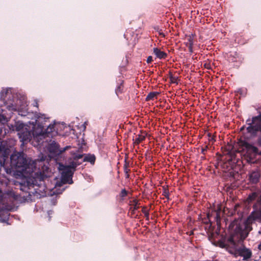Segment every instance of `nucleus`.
<instances>
[{"mask_svg":"<svg viewBox=\"0 0 261 261\" xmlns=\"http://www.w3.org/2000/svg\"><path fill=\"white\" fill-rule=\"evenodd\" d=\"M46 156L42 153L38 158L33 161L23 152H15L10 156V164L12 168L29 178L23 184L20 185V190L33 194L44 196L47 187L45 180H48V162L45 161Z\"/></svg>","mask_w":261,"mask_h":261,"instance_id":"nucleus-1","label":"nucleus"},{"mask_svg":"<svg viewBox=\"0 0 261 261\" xmlns=\"http://www.w3.org/2000/svg\"><path fill=\"white\" fill-rule=\"evenodd\" d=\"M256 200L252 206V211L247 218L246 223L238 224L237 221L231 222L229 228L234 229L229 237L225 238L223 241L219 242V247L226 248L230 253L235 256H241L243 260H248L252 255L251 251L242 245V243L248 236L252 229L249 225L254 222L261 223V190L256 189L248 194L246 199L248 203Z\"/></svg>","mask_w":261,"mask_h":261,"instance_id":"nucleus-2","label":"nucleus"},{"mask_svg":"<svg viewBox=\"0 0 261 261\" xmlns=\"http://www.w3.org/2000/svg\"><path fill=\"white\" fill-rule=\"evenodd\" d=\"M82 156L83 155L74 154L72 159H70L69 161L68 165H59V170L61 171V182L63 184L73 183L72 177L73 172L75 168L82 164V162H79V160Z\"/></svg>","mask_w":261,"mask_h":261,"instance_id":"nucleus-3","label":"nucleus"},{"mask_svg":"<svg viewBox=\"0 0 261 261\" xmlns=\"http://www.w3.org/2000/svg\"><path fill=\"white\" fill-rule=\"evenodd\" d=\"M246 130L251 136H255L261 132V113L252 118H248L246 120Z\"/></svg>","mask_w":261,"mask_h":261,"instance_id":"nucleus-4","label":"nucleus"},{"mask_svg":"<svg viewBox=\"0 0 261 261\" xmlns=\"http://www.w3.org/2000/svg\"><path fill=\"white\" fill-rule=\"evenodd\" d=\"M242 150L245 152L244 154L245 157L246 158L247 162L252 163L256 155L258 154V149L257 147L252 145L244 141L241 143Z\"/></svg>","mask_w":261,"mask_h":261,"instance_id":"nucleus-5","label":"nucleus"},{"mask_svg":"<svg viewBox=\"0 0 261 261\" xmlns=\"http://www.w3.org/2000/svg\"><path fill=\"white\" fill-rule=\"evenodd\" d=\"M71 148L70 146H67L64 148H59V145L55 141H53L49 143L47 147V150L50 153V158L56 157L65 150Z\"/></svg>","mask_w":261,"mask_h":261,"instance_id":"nucleus-6","label":"nucleus"},{"mask_svg":"<svg viewBox=\"0 0 261 261\" xmlns=\"http://www.w3.org/2000/svg\"><path fill=\"white\" fill-rule=\"evenodd\" d=\"M17 195L12 190H8L3 192L0 189V202L3 203L11 201L13 200H16L17 199Z\"/></svg>","mask_w":261,"mask_h":261,"instance_id":"nucleus-7","label":"nucleus"},{"mask_svg":"<svg viewBox=\"0 0 261 261\" xmlns=\"http://www.w3.org/2000/svg\"><path fill=\"white\" fill-rule=\"evenodd\" d=\"M18 135L23 144L29 142L32 138V132L27 129V128H24V129H22L21 131L18 132Z\"/></svg>","mask_w":261,"mask_h":261,"instance_id":"nucleus-8","label":"nucleus"},{"mask_svg":"<svg viewBox=\"0 0 261 261\" xmlns=\"http://www.w3.org/2000/svg\"><path fill=\"white\" fill-rule=\"evenodd\" d=\"M260 173L257 169L251 170L248 173V179L252 184H255L259 182L260 178Z\"/></svg>","mask_w":261,"mask_h":261,"instance_id":"nucleus-9","label":"nucleus"},{"mask_svg":"<svg viewBox=\"0 0 261 261\" xmlns=\"http://www.w3.org/2000/svg\"><path fill=\"white\" fill-rule=\"evenodd\" d=\"M82 155L81 154H80ZM83 156L82 158L80 159L79 161L80 162H89L91 164L94 165L95 162L96 158L94 154H82Z\"/></svg>","mask_w":261,"mask_h":261,"instance_id":"nucleus-10","label":"nucleus"},{"mask_svg":"<svg viewBox=\"0 0 261 261\" xmlns=\"http://www.w3.org/2000/svg\"><path fill=\"white\" fill-rule=\"evenodd\" d=\"M54 127V124H51L48 125L46 128H44L43 127L41 131L39 133V135L42 136L44 138L46 137H50V134L55 130Z\"/></svg>","mask_w":261,"mask_h":261,"instance_id":"nucleus-11","label":"nucleus"},{"mask_svg":"<svg viewBox=\"0 0 261 261\" xmlns=\"http://www.w3.org/2000/svg\"><path fill=\"white\" fill-rule=\"evenodd\" d=\"M1 99L4 102H7L9 100L11 96V89H3L0 93Z\"/></svg>","mask_w":261,"mask_h":261,"instance_id":"nucleus-12","label":"nucleus"},{"mask_svg":"<svg viewBox=\"0 0 261 261\" xmlns=\"http://www.w3.org/2000/svg\"><path fill=\"white\" fill-rule=\"evenodd\" d=\"M153 53L155 54V55L156 56L157 58L159 59H165L167 55L166 53H165L164 51H161L160 49H159L158 48H153Z\"/></svg>","mask_w":261,"mask_h":261,"instance_id":"nucleus-13","label":"nucleus"},{"mask_svg":"<svg viewBox=\"0 0 261 261\" xmlns=\"http://www.w3.org/2000/svg\"><path fill=\"white\" fill-rule=\"evenodd\" d=\"M159 93L156 92H150L146 97V100H153Z\"/></svg>","mask_w":261,"mask_h":261,"instance_id":"nucleus-14","label":"nucleus"},{"mask_svg":"<svg viewBox=\"0 0 261 261\" xmlns=\"http://www.w3.org/2000/svg\"><path fill=\"white\" fill-rule=\"evenodd\" d=\"M15 129L17 132H19L22 130V129H24V124L22 123H19V122H16L15 124Z\"/></svg>","mask_w":261,"mask_h":261,"instance_id":"nucleus-15","label":"nucleus"},{"mask_svg":"<svg viewBox=\"0 0 261 261\" xmlns=\"http://www.w3.org/2000/svg\"><path fill=\"white\" fill-rule=\"evenodd\" d=\"M193 45V37L191 36H190L188 38V41L186 43V45L187 46H189L190 45Z\"/></svg>","mask_w":261,"mask_h":261,"instance_id":"nucleus-16","label":"nucleus"},{"mask_svg":"<svg viewBox=\"0 0 261 261\" xmlns=\"http://www.w3.org/2000/svg\"><path fill=\"white\" fill-rule=\"evenodd\" d=\"M122 83H121L119 86L117 87L115 90V92L117 95H118V94L121 93L122 91Z\"/></svg>","mask_w":261,"mask_h":261,"instance_id":"nucleus-17","label":"nucleus"},{"mask_svg":"<svg viewBox=\"0 0 261 261\" xmlns=\"http://www.w3.org/2000/svg\"><path fill=\"white\" fill-rule=\"evenodd\" d=\"M170 79L171 81V82L172 83H176L177 84V81H178V77L173 76V75H170Z\"/></svg>","mask_w":261,"mask_h":261,"instance_id":"nucleus-18","label":"nucleus"},{"mask_svg":"<svg viewBox=\"0 0 261 261\" xmlns=\"http://www.w3.org/2000/svg\"><path fill=\"white\" fill-rule=\"evenodd\" d=\"M127 191L125 190V189H124L121 190V192L120 193V196L122 197H124L127 195Z\"/></svg>","mask_w":261,"mask_h":261,"instance_id":"nucleus-19","label":"nucleus"},{"mask_svg":"<svg viewBox=\"0 0 261 261\" xmlns=\"http://www.w3.org/2000/svg\"><path fill=\"white\" fill-rule=\"evenodd\" d=\"M36 117L38 119H39L40 118H43L44 119L45 118L44 114H41L40 113L36 114Z\"/></svg>","mask_w":261,"mask_h":261,"instance_id":"nucleus-20","label":"nucleus"},{"mask_svg":"<svg viewBox=\"0 0 261 261\" xmlns=\"http://www.w3.org/2000/svg\"><path fill=\"white\" fill-rule=\"evenodd\" d=\"M215 214H216L215 218L216 219L217 222H218V221L220 220V216L218 212H216Z\"/></svg>","mask_w":261,"mask_h":261,"instance_id":"nucleus-21","label":"nucleus"},{"mask_svg":"<svg viewBox=\"0 0 261 261\" xmlns=\"http://www.w3.org/2000/svg\"><path fill=\"white\" fill-rule=\"evenodd\" d=\"M6 117L3 115L0 114V123H2L3 121H5Z\"/></svg>","mask_w":261,"mask_h":261,"instance_id":"nucleus-22","label":"nucleus"},{"mask_svg":"<svg viewBox=\"0 0 261 261\" xmlns=\"http://www.w3.org/2000/svg\"><path fill=\"white\" fill-rule=\"evenodd\" d=\"M144 136H140L138 137V138L136 139V141H138L139 142H140L141 141H143L144 139Z\"/></svg>","mask_w":261,"mask_h":261,"instance_id":"nucleus-23","label":"nucleus"},{"mask_svg":"<svg viewBox=\"0 0 261 261\" xmlns=\"http://www.w3.org/2000/svg\"><path fill=\"white\" fill-rule=\"evenodd\" d=\"M163 195L166 197H168V196H169V192L168 191V190H167L166 189H165L164 192H163Z\"/></svg>","mask_w":261,"mask_h":261,"instance_id":"nucleus-24","label":"nucleus"},{"mask_svg":"<svg viewBox=\"0 0 261 261\" xmlns=\"http://www.w3.org/2000/svg\"><path fill=\"white\" fill-rule=\"evenodd\" d=\"M152 61V57L151 56H149L147 59V62L148 63H149Z\"/></svg>","mask_w":261,"mask_h":261,"instance_id":"nucleus-25","label":"nucleus"},{"mask_svg":"<svg viewBox=\"0 0 261 261\" xmlns=\"http://www.w3.org/2000/svg\"><path fill=\"white\" fill-rule=\"evenodd\" d=\"M187 47H188V48H189V52H190L191 54H192V53L193 52V45H191H191H190V46H187Z\"/></svg>","mask_w":261,"mask_h":261,"instance_id":"nucleus-26","label":"nucleus"},{"mask_svg":"<svg viewBox=\"0 0 261 261\" xmlns=\"http://www.w3.org/2000/svg\"><path fill=\"white\" fill-rule=\"evenodd\" d=\"M207 146H205L204 148H203L201 149V152L203 153V154H205V151H206L207 149Z\"/></svg>","mask_w":261,"mask_h":261,"instance_id":"nucleus-27","label":"nucleus"},{"mask_svg":"<svg viewBox=\"0 0 261 261\" xmlns=\"http://www.w3.org/2000/svg\"><path fill=\"white\" fill-rule=\"evenodd\" d=\"M3 213H5L6 215V216L7 217L8 216V213L6 211H0V217L1 216V215Z\"/></svg>","mask_w":261,"mask_h":261,"instance_id":"nucleus-28","label":"nucleus"},{"mask_svg":"<svg viewBox=\"0 0 261 261\" xmlns=\"http://www.w3.org/2000/svg\"><path fill=\"white\" fill-rule=\"evenodd\" d=\"M33 105H34V106L36 107H38V102H37V101L36 100H35L34 101Z\"/></svg>","mask_w":261,"mask_h":261,"instance_id":"nucleus-29","label":"nucleus"},{"mask_svg":"<svg viewBox=\"0 0 261 261\" xmlns=\"http://www.w3.org/2000/svg\"><path fill=\"white\" fill-rule=\"evenodd\" d=\"M143 213L145 214V216L148 217L149 215L148 212L146 211H143Z\"/></svg>","mask_w":261,"mask_h":261,"instance_id":"nucleus-30","label":"nucleus"},{"mask_svg":"<svg viewBox=\"0 0 261 261\" xmlns=\"http://www.w3.org/2000/svg\"><path fill=\"white\" fill-rule=\"evenodd\" d=\"M87 124V122H85L83 124V126H84V129H86Z\"/></svg>","mask_w":261,"mask_h":261,"instance_id":"nucleus-31","label":"nucleus"},{"mask_svg":"<svg viewBox=\"0 0 261 261\" xmlns=\"http://www.w3.org/2000/svg\"><path fill=\"white\" fill-rule=\"evenodd\" d=\"M258 249L261 250V242L258 245Z\"/></svg>","mask_w":261,"mask_h":261,"instance_id":"nucleus-32","label":"nucleus"},{"mask_svg":"<svg viewBox=\"0 0 261 261\" xmlns=\"http://www.w3.org/2000/svg\"><path fill=\"white\" fill-rule=\"evenodd\" d=\"M258 233L260 235H261V227H260L258 231Z\"/></svg>","mask_w":261,"mask_h":261,"instance_id":"nucleus-33","label":"nucleus"},{"mask_svg":"<svg viewBox=\"0 0 261 261\" xmlns=\"http://www.w3.org/2000/svg\"><path fill=\"white\" fill-rule=\"evenodd\" d=\"M53 213V211H49L48 212V215L49 216L50 214H51Z\"/></svg>","mask_w":261,"mask_h":261,"instance_id":"nucleus-34","label":"nucleus"},{"mask_svg":"<svg viewBox=\"0 0 261 261\" xmlns=\"http://www.w3.org/2000/svg\"><path fill=\"white\" fill-rule=\"evenodd\" d=\"M2 222H6V219H3V220H2Z\"/></svg>","mask_w":261,"mask_h":261,"instance_id":"nucleus-35","label":"nucleus"},{"mask_svg":"<svg viewBox=\"0 0 261 261\" xmlns=\"http://www.w3.org/2000/svg\"><path fill=\"white\" fill-rule=\"evenodd\" d=\"M245 126H243L241 128V130H243Z\"/></svg>","mask_w":261,"mask_h":261,"instance_id":"nucleus-36","label":"nucleus"}]
</instances>
